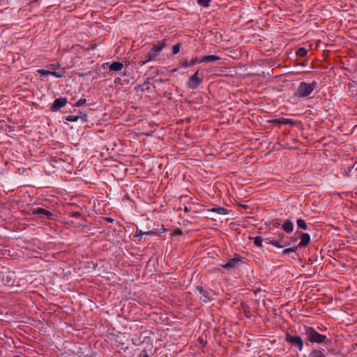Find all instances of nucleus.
<instances>
[{
	"mask_svg": "<svg viewBox=\"0 0 357 357\" xmlns=\"http://www.w3.org/2000/svg\"><path fill=\"white\" fill-rule=\"evenodd\" d=\"M296 225L298 228H301L302 229L306 230L307 229V225L305 221L303 219H298L296 220Z\"/></svg>",
	"mask_w": 357,
	"mask_h": 357,
	"instance_id": "aec40b11",
	"label": "nucleus"
},
{
	"mask_svg": "<svg viewBox=\"0 0 357 357\" xmlns=\"http://www.w3.org/2000/svg\"><path fill=\"white\" fill-rule=\"evenodd\" d=\"M182 234H183L182 229L180 228H177L175 230H174L173 231L170 232L169 235L170 236H176V235L179 236V235H181Z\"/></svg>",
	"mask_w": 357,
	"mask_h": 357,
	"instance_id": "bb28decb",
	"label": "nucleus"
},
{
	"mask_svg": "<svg viewBox=\"0 0 357 357\" xmlns=\"http://www.w3.org/2000/svg\"><path fill=\"white\" fill-rule=\"evenodd\" d=\"M91 74V72L89 71V73H81V74H79V77H83L84 75H90Z\"/></svg>",
	"mask_w": 357,
	"mask_h": 357,
	"instance_id": "72a5a7b5",
	"label": "nucleus"
},
{
	"mask_svg": "<svg viewBox=\"0 0 357 357\" xmlns=\"http://www.w3.org/2000/svg\"><path fill=\"white\" fill-rule=\"evenodd\" d=\"M64 71L63 70H61V71H54V70H51V73L50 75L56 77H58V78H61L64 75Z\"/></svg>",
	"mask_w": 357,
	"mask_h": 357,
	"instance_id": "5701e85b",
	"label": "nucleus"
},
{
	"mask_svg": "<svg viewBox=\"0 0 357 357\" xmlns=\"http://www.w3.org/2000/svg\"><path fill=\"white\" fill-rule=\"evenodd\" d=\"M86 102V98H80L78 101H77L75 103L74 105L75 107H79L84 105Z\"/></svg>",
	"mask_w": 357,
	"mask_h": 357,
	"instance_id": "393cba45",
	"label": "nucleus"
},
{
	"mask_svg": "<svg viewBox=\"0 0 357 357\" xmlns=\"http://www.w3.org/2000/svg\"><path fill=\"white\" fill-rule=\"evenodd\" d=\"M282 228L286 233H291L294 230V224L290 220H287L282 223Z\"/></svg>",
	"mask_w": 357,
	"mask_h": 357,
	"instance_id": "4468645a",
	"label": "nucleus"
},
{
	"mask_svg": "<svg viewBox=\"0 0 357 357\" xmlns=\"http://www.w3.org/2000/svg\"><path fill=\"white\" fill-rule=\"evenodd\" d=\"M301 241L298 245H306L310 241V236L307 233H301L299 234Z\"/></svg>",
	"mask_w": 357,
	"mask_h": 357,
	"instance_id": "dca6fc26",
	"label": "nucleus"
},
{
	"mask_svg": "<svg viewBox=\"0 0 357 357\" xmlns=\"http://www.w3.org/2000/svg\"><path fill=\"white\" fill-rule=\"evenodd\" d=\"M143 352H144V355L142 356V357H151V356L148 354V353H147V351H146V350H144V351H143Z\"/></svg>",
	"mask_w": 357,
	"mask_h": 357,
	"instance_id": "f704fd0d",
	"label": "nucleus"
},
{
	"mask_svg": "<svg viewBox=\"0 0 357 357\" xmlns=\"http://www.w3.org/2000/svg\"><path fill=\"white\" fill-rule=\"evenodd\" d=\"M33 214L38 215L40 217H46L48 220H54L55 218V215L53 213L43 208H34Z\"/></svg>",
	"mask_w": 357,
	"mask_h": 357,
	"instance_id": "1a4fd4ad",
	"label": "nucleus"
},
{
	"mask_svg": "<svg viewBox=\"0 0 357 357\" xmlns=\"http://www.w3.org/2000/svg\"><path fill=\"white\" fill-rule=\"evenodd\" d=\"M166 46V42L165 40H161L154 45H153L151 50L146 55V60L140 61V66H144L146 63L151 61H153L156 59L158 56L160 52L162 50V49Z\"/></svg>",
	"mask_w": 357,
	"mask_h": 357,
	"instance_id": "20e7f679",
	"label": "nucleus"
},
{
	"mask_svg": "<svg viewBox=\"0 0 357 357\" xmlns=\"http://www.w3.org/2000/svg\"><path fill=\"white\" fill-rule=\"evenodd\" d=\"M296 54L299 57H304L307 54V50L304 47H299L296 52Z\"/></svg>",
	"mask_w": 357,
	"mask_h": 357,
	"instance_id": "412c9836",
	"label": "nucleus"
},
{
	"mask_svg": "<svg viewBox=\"0 0 357 357\" xmlns=\"http://www.w3.org/2000/svg\"><path fill=\"white\" fill-rule=\"evenodd\" d=\"M298 247H289L287 249H284L282 252V255L283 256H289L292 259H295L297 257L296 250Z\"/></svg>",
	"mask_w": 357,
	"mask_h": 357,
	"instance_id": "ddd939ff",
	"label": "nucleus"
},
{
	"mask_svg": "<svg viewBox=\"0 0 357 357\" xmlns=\"http://www.w3.org/2000/svg\"><path fill=\"white\" fill-rule=\"evenodd\" d=\"M255 245H262V238L261 236H256L254 238Z\"/></svg>",
	"mask_w": 357,
	"mask_h": 357,
	"instance_id": "cd10ccee",
	"label": "nucleus"
},
{
	"mask_svg": "<svg viewBox=\"0 0 357 357\" xmlns=\"http://www.w3.org/2000/svg\"><path fill=\"white\" fill-rule=\"evenodd\" d=\"M243 263V257L236 254L234 258L230 259L227 263L221 265V266L227 271H231L236 268H239Z\"/></svg>",
	"mask_w": 357,
	"mask_h": 357,
	"instance_id": "423d86ee",
	"label": "nucleus"
},
{
	"mask_svg": "<svg viewBox=\"0 0 357 357\" xmlns=\"http://www.w3.org/2000/svg\"><path fill=\"white\" fill-rule=\"evenodd\" d=\"M317 82L313 81L311 83L301 82L296 91V96L298 98L308 97L312 91L317 88Z\"/></svg>",
	"mask_w": 357,
	"mask_h": 357,
	"instance_id": "7ed1b4c3",
	"label": "nucleus"
},
{
	"mask_svg": "<svg viewBox=\"0 0 357 357\" xmlns=\"http://www.w3.org/2000/svg\"><path fill=\"white\" fill-rule=\"evenodd\" d=\"M70 216L73 218H79L81 217V213L79 211H74L71 213Z\"/></svg>",
	"mask_w": 357,
	"mask_h": 357,
	"instance_id": "7c9ffc66",
	"label": "nucleus"
},
{
	"mask_svg": "<svg viewBox=\"0 0 357 357\" xmlns=\"http://www.w3.org/2000/svg\"><path fill=\"white\" fill-rule=\"evenodd\" d=\"M79 119L78 116H68L66 120L72 122L77 121Z\"/></svg>",
	"mask_w": 357,
	"mask_h": 357,
	"instance_id": "c756f323",
	"label": "nucleus"
},
{
	"mask_svg": "<svg viewBox=\"0 0 357 357\" xmlns=\"http://www.w3.org/2000/svg\"><path fill=\"white\" fill-rule=\"evenodd\" d=\"M67 98H59L54 100L51 109L53 112H56L59 110L61 108L64 107L67 104Z\"/></svg>",
	"mask_w": 357,
	"mask_h": 357,
	"instance_id": "9d476101",
	"label": "nucleus"
},
{
	"mask_svg": "<svg viewBox=\"0 0 357 357\" xmlns=\"http://www.w3.org/2000/svg\"><path fill=\"white\" fill-rule=\"evenodd\" d=\"M285 341L291 344L292 347H296L300 351L303 349V341L298 335H291L289 333H287L285 335Z\"/></svg>",
	"mask_w": 357,
	"mask_h": 357,
	"instance_id": "0eeeda50",
	"label": "nucleus"
},
{
	"mask_svg": "<svg viewBox=\"0 0 357 357\" xmlns=\"http://www.w3.org/2000/svg\"><path fill=\"white\" fill-rule=\"evenodd\" d=\"M168 231V230L164 227L160 229H155L144 231L139 229H137L134 237L138 238V243H149L150 238L153 236H158L159 234Z\"/></svg>",
	"mask_w": 357,
	"mask_h": 357,
	"instance_id": "f03ea898",
	"label": "nucleus"
},
{
	"mask_svg": "<svg viewBox=\"0 0 357 357\" xmlns=\"http://www.w3.org/2000/svg\"><path fill=\"white\" fill-rule=\"evenodd\" d=\"M123 64L119 61L113 62L109 66V68L112 71L118 72V71L121 70L123 69Z\"/></svg>",
	"mask_w": 357,
	"mask_h": 357,
	"instance_id": "a211bd4d",
	"label": "nucleus"
},
{
	"mask_svg": "<svg viewBox=\"0 0 357 357\" xmlns=\"http://www.w3.org/2000/svg\"><path fill=\"white\" fill-rule=\"evenodd\" d=\"M271 123L278 124V125H295V121L291 119H287L284 117H280L278 119H274L270 121Z\"/></svg>",
	"mask_w": 357,
	"mask_h": 357,
	"instance_id": "f8f14e48",
	"label": "nucleus"
},
{
	"mask_svg": "<svg viewBox=\"0 0 357 357\" xmlns=\"http://www.w3.org/2000/svg\"><path fill=\"white\" fill-rule=\"evenodd\" d=\"M181 50V44L178 43L173 46L172 47V53L174 54H176L180 52Z\"/></svg>",
	"mask_w": 357,
	"mask_h": 357,
	"instance_id": "a878e982",
	"label": "nucleus"
},
{
	"mask_svg": "<svg viewBox=\"0 0 357 357\" xmlns=\"http://www.w3.org/2000/svg\"><path fill=\"white\" fill-rule=\"evenodd\" d=\"M105 220L107 222H110V223H112L114 222V219L110 217H106V218H105Z\"/></svg>",
	"mask_w": 357,
	"mask_h": 357,
	"instance_id": "2f4dec72",
	"label": "nucleus"
},
{
	"mask_svg": "<svg viewBox=\"0 0 357 357\" xmlns=\"http://www.w3.org/2000/svg\"><path fill=\"white\" fill-rule=\"evenodd\" d=\"M220 59V57H219L217 55H208V56H203L202 59H200V61H201V63H204V62L207 63V62H213V61H219Z\"/></svg>",
	"mask_w": 357,
	"mask_h": 357,
	"instance_id": "6ab92c4d",
	"label": "nucleus"
},
{
	"mask_svg": "<svg viewBox=\"0 0 357 357\" xmlns=\"http://www.w3.org/2000/svg\"><path fill=\"white\" fill-rule=\"evenodd\" d=\"M309 357H327L324 350L321 348L314 349L311 351Z\"/></svg>",
	"mask_w": 357,
	"mask_h": 357,
	"instance_id": "2eb2a0df",
	"label": "nucleus"
},
{
	"mask_svg": "<svg viewBox=\"0 0 357 357\" xmlns=\"http://www.w3.org/2000/svg\"><path fill=\"white\" fill-rule=\"evenodd\" d=\"M197 63H201L200 59L197 56L193 57L190 61H188L187 58H183L180 61L181 66L183 68H189Z\"/></svg>",
	"mask_w": 357,
	"mask_h": 357,
	"instance_id": "9b49d317",
	"label": "nucleus"
},
{
	"mask_svg": "<svg viewBox=\"0 0 357 357\" xmlns=\"http://www.w3.org/2000/svg\"><path fill=\"white\" fill-rule=\"evenodd\" d=\"M38 73L41 76H47V75H50L51 70H45V69H39V70H38Z\"/></svg>",
	"mask_w": 357,
	"mask_h": 357,
	"instance_id": "b1692460",
	"label": "nucleus"
},
{
	"mask_svg": "<svg viewBox=\"0 0 357 357\" xmlns=\"http://www.w3.org/2000/svg\"><path fill=\"white\" fill-rule=\"evenodd\" d=\"M203 72L200 71L199 69H197L195 73L189 78L188 82V86L189 89L192 90L197 89L203 83Z\"/></svg>",
	"mask_w": 357,
	"mask_h": 357,
	"instance_id": "39448f33",
	"label": "nucleus"
},
{
	"mask_svg": "<svg viewBox=\"0 0 357 357\" xmlns=\"http://www.w3.org/2000/svg\"><path fill=\"white\" fill-rule=\"evenodd\" d=\"M172 71H173V72H176V71H177V69H176V68H175V69H174Z\"/></svg>",
	"mask_w": 357,
	"mask_h": 357,
	"instance_id": "c9c22d12",
	"label": "nucleus"
},
{
	"mask_svg": "<svg viewBox=\"0 0 357 357\" xmlns=\"http://www.w3.org/2000/svg\"><path fill=\"white\" fill-rule=\"evenodd\" d=\"M211 1V0H197V3L204 8H208Z\"/></svg>",
	"mask_w": 357,
	"mask_h": 357,
	"instance_id": "4be33fe9",
	"label": "nucleus"
},
{
	"mask_svg": "<svg viewBox=\"0 0 357 357\" xmlns=\"http://www.w3.org/2000/svg\"><path fill=\"white\" fill-rule=\"evenodd\" d=\"M304 331L306 340L311 343L328 344L331 342L326 335L318 333L312 326H305Z\"/></svg>",
	"mask_w": 357,
	"mask_h": 357,
	"instance_id": "f257e3e1",
	"label": "nucleus"
},
{
	"mask_svg": "<svg viewBox=\"0 0 357 357\" xmlns=\"http://www.w3.org/2000/svg\"><path fill=\"white\" fill-rule=\"evenodd\" d=\"M200 294V299L204 303H208L213 299L214 293L211 289H205L203 287H197Z\"/></svg>",
	"mask_w": 357,
	"mask_h": 357,
	"instance_id": "6e6552de",
	"label": "nucleus"
},
{
	"mask_svg": "<svg viewBox=\"0 0 357 357\" xmlns=\"http://www.w3.org/2000/svg\"><path fill=\"white\" fill-rule=\"evenodd\" d=\"M183 210H184V211H185V212L188 213V212H189V211H191V208H190V207H188V206H186V205H185V206H184V209H183Z\"/></svg>",
	"mask_w": 357,
	"mask_h": 357,
	"instance_id": "473e14b6",
	"label": "nucleus"
},
{
	"mask_svg": "<svg viewBox=\"0 0 357 357\" xmlns=\"http://www.w3.org/2000/svg\"><path fill=\"white\" fill-rule=\"evenodd\" d=\"M0 277L3 278V282L4 284H8L10 281V278H9L8 275H6V280H4L5 273H1Z\"/></svg>",
	"mask_w": 357,
	"mask_h": 357,
	"instance_id": "c85d7f7f",
	"label": "nucleus"
},
{
	"mask_svg": "<svg viewBox=\"0 0 357 357\" xmlns=\"http://www.w3.org/2000/svg\"><path fill=\"white\" fill-rule=\"evenodd\" d=\"M208 211L216 213L219 215H227L228 213L227 210L222 206L211 208L208 209Z\"/></svg>",
	"mask_w": 357,
	"mask_h": 357,
	"instance_id": "f3484780",
	"label": "nucleus"
}]
</instances>
